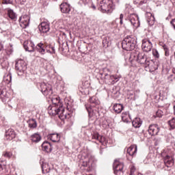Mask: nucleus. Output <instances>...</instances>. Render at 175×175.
Wrapping results in <instances>:
<instances>
[{
  "instance_id": "41",
  "label": "nucleus",
  "mask_w": 175,
  "mask_h": 175,
  "mask_svg": "<svg viewBox=\"0 0 175 175\" xmlns=\"http://www.w3.org/2000/svg\"><path fill=\"white\" fill-rule=\"evenodd\" d=\"M3 157L5 158H10L12 157V152H4L3 153Z\"/></svg>"
},
{
  "instance_id": "47",
  "label": "nucleus",
  "mask_w": 175,
  "mask_h": 175,
  "mask_svg": "<svg viewBox=\"0 0 175 175\" xmlns=\"http://www.w3.org/2000/svg\"><path fill=\"white\" fill-rule=\"evenodd\" d=\"M5 167H6V165L2 164V161L0 160V172H2Z\"/></svg>"
},
{
  "instance_id": "19",
  "label": "nucleus",
  "mask_w": 175,
  "mask_h": 175,
  "mask_svg": "<svg viewBox=\"0 0 175 175\" xmlns=\"http://www.w3.org/2000/svg\"><path fill=\"white\" fill-rule=\"evenodd\" d=\"M146 18L148 24L152 27L154 24H155V17H154V15L151 14V12H148L146 14Z\"/></svg>"
},
{
  "instance_id": "37",
  "label": "nucleus",
  "mask_w": 175,
  "mask_h": 175,
  "mask_svg": "<svg viewBox=\"0 0 175 175\" xmlns=\"http://www.w3.org/2000/svg\"><path fill=\"white\" fill-rule=\"evenodd\" d=\"M152 55L154 57V58H159V52H158V50H157L156 49H153Z\"/></svg>"
},
{
  "instance_id": "48",
  "label": "nucleus",
  "mask_w": 175,
  "mask_h": 175,
  "mask_svg": "<svg viewBox=\"0 0 175 175\" xmlns=\"http://www.w3.org/2000/svg\"><path fill=\"white\" fill-rule=\"evenodd\" d=\"M43 165H44V167H46V169H51L50 167H49V164H47V163H43L42 164V170H43Z\"/></svg>"
},
{
  "instance_id": "24",
  "label": "nucleus",
  "mask_w": 175,
  "mask_h": 175,
  "mask_svg": "<svg viewBox=\"0 0 175 175\" xmlns=\"http://www.w3.org/2000/svg\"><path fill=\"white\" fill-rule=\"evenodd\" d=\"M60 10L62 13H69L70 12V4L68 3H62L60 5Z\"/></svg>"
},
{
  "instance_id": "56",
  "label": "nucleus",
  "mask_w": 175,
  "mask_h": 175,
  "mask_svg": "<svg viewBox=\"0 0 175 175\" xmlns=\"http://www.w3.org/2000/svg\"><path fill=\"white\" fill-rule=\"evenodd\" d=\"M173 109H174V111H175V105H174Z\"/></svg>"
},
{
  "instance_id": "27",
  "label": "nucleus",
  "mask_w": 175,
  "mask_h": 175,
  "mask_svg": "<svg viewBox=\"0 0 175 175\" xmlns=\"http://www.w3.org/2000/svg\"><path fill=\"white\" fill-rule=\"evenodd\" d=\"M142 124L143 121H142L140 118H135L132 122V124L134 128H140Z\"/></svg>"
},
{
  "instance_id": "4",
  "label": "nucleus",
  "mask_w": 175,
  "mask_h": 175,
  "mask_svg": "<svg viewBox=\"0 0 175 175\" xmlns=\"http://www.w3.org/2000/svg\"><path fill=\"white\" fill-rule=\"evenodd\" d=\"M89 102L91 105H85V107L88 113L89 117L91 118V117L94 116V109H92V107H96L98 109V107H99V103H100V102L99 101V100L96 99V97L95 96L91 97L89 99Z\"/></svg>"
},
{
  "instance_id": "16",
  "label": "nucleus",
  "mask_w": 175,
  "mask_h": 175,
  "mask_svg": "<svg viewBox=\"0 0 175 175\" xmlns=\"http://www.w3.org/2000/svg\"><path fill=\"white\" fill-rule=\"evenodd\" d=\"M23 46L25 50H26V51H29V53H32L35 51L36 49L35 44L31 40L25 41L24 42Z\"/></svg>"
},
{
  "instance_id": "11",
  "label": "nucleus",
  "mask_w": 175,
  "mask_h": 175,
  "mask_svg": "<svg viewBox=\"0 0 175 175\" xmlns=\"http://www.w3.org/2000/svg\"><path fill=\"white\" fill-rule=\"evenodd\" d=\"M96 162V160H95V157L93 156H90L88 159L83 161L82 162V165L83 167H88L91 169L92 167H94L95 166V163Z\"/></svg>"
},
{
  "instance_id": "52",
  "label": "nucleus",
  "mask_w": 175,
  "mask_h": 175,
  "mask_svg": "<svg viewBox=\"0 0 175 175\" xmlns=\"http://www.w3.org/2000/svg\"><path fill=\"white\" fill-rule=\"evenodd\" d=\"M3 49V45L0 43V51Z\"/></svg>"
},
{
  "instance_id": "49",
  "label": "nucleus",
  "mask_w": 175,
  "mask_h": 175,
  "mask_svg": "<svg viewBox=\"0 0 175 175\" xmlns=\"http://www.w3.org/2000/svg\"><path fill=\"white\" fill-rule=\"evenodd\" d=\"M154 140V146H158V144H159V142H161L160 139L155 138Z\"/></svg>"
},
{
  "instance_id": "58",
  "label": "nucleus",
  "mask_w": 175,
  "mask_h": 175,
  "mask_svg": "<svg viewBox=\"0 0 175 175\" xmlns=\"http://www.w3.org/2000/svg\"><path fill=\"white\" fill-rule=\"evenodd\" d=\"M174 116H175V111H174Z\"/></svg>"
},
{
  "instance_id": "39",
  "label": "nucleus",
  "mask_w": 175,
  "mask_h": 175,
  "mask_svg": "<svg viewBox=\"0 0 175 175\" xmlns=\"http://www.w3.org/2000/svg\"><path fill=\"white\" fill-rule=\"evenodd\" d=\"M6 90H5V88H0V97L3 98L5 96Z\"/></svg>"
},
{
  "instance_id": "43",
  "label": "nucleus",
  "mask_w": 175,
  "mask_h": 175,
  "mask_svg": "<svg viewBox=\"0 0 175 175\" xmlns=\"http://www.w3.org/2000/svg\"><path fill=\"white\" fill-rule=\"evenodd\" d=\"M157 116L161 118L163 116V112L161 110H159L156 112Z\"/></svg>"
},
{
  "instance_id": "1",
  "label": "nucleus",
  "mask_w": 175,
  "mask_h": 175,
  "mask_svg": "<svg viewBox=\"0 0 175 175\" xmlns=\"http://www.w3.org/2000/svg\"><path fill=\"white\" fill-rule=\"evenodd\" d=\"M67 110L68 113L65 111V108L62 105L58 106L50 105L48 107V113L50 116H57V114L59 115V118L62 120H69L72 117V112H70L72 109L70 105H67Z\"/></svg>"
},
{
  "instance_id": "26",
  "label": "nucleus",
  "mask_w": 175,
  "mask_h": 175,
  "mask_svg": "<svg viewBox=\"0 0 175 175\" xmlns=\"http://www.w3.org/2000/svg\"><path fill=\"white\" fill-rule=\"evenodd\" d=\"M147 66L150 69V72H155V70H158V64H156L152 61H148V64L145 66V68Z\"/></svg>"
},
{
  "instance_id": "14",
  "label": "nucleus",
  "mask_w": 175,
  "mask_h": 175,
  "mask_svg": "<svg viewBox=\"0 0 175 175\" xmlns=\"http://www.w3.org/2000/svg\"><path fill=\"white\" fill-rule=\"evenodd\" d=\"M148 132L150 136H155L159 133V126H158V124H150Z\"/></svg>"
},
{
  "instance_id": "23",
  "label": "nucleus",
  "mask_w": 175,
  "mask_h": 175,
  "mask_svg": "<svg viewBox=\"0 0 175 175\" xmlns=\"http://www.w3.org/2000/svg\"><path fill=\"white\" fill-rule=\"evenodd\" d=\"M35 50H36V51L40 53L41 55H44V54H46V46H44V44L42 42L38 43L36 45Z\"/></svg>"
},
{
  "instance_id": "45",
  "label": "nucleus",
  "mask_w": 175,
  "mask_h": 175,
  "mask_svg": "<svg viewBox=\"0 0 175 175\" xmlns=\"http://www.w3.org/2000/svg\"><path fill=\"white\" fill-rule=\"evenodd\" d=\"M120 25H122V24H124V22L122 20H124V14H120Z\"/></svg>"
},
{
  "instance_id": "34",
  "label": "nucleus",
  "mask_w": 175,
  "mask_h": 175,
  "mask_svg": "<svg viewBox=\"0 0 175 175\" xmlns=\"http://www.w3.org/2000/svg\"><path fill=\"white\" fill-rule=\"evenodd\" d=\"M92 139H94V140H98L100 143H103V139H105V137H103V136L99 135V133H96L92 135Z\"/></svg>"
},
{
  "instance_id": "6",
  "label": "nucleus",
  "mask_w": 175,
  "mask_h": 175,
  "mask_svg": "<svg viewBox=\"0 0 175 175\" xmlns=\"http://www.w3.org/2000/svg\"><path fill=\"white\" fill-rule=\"evenodd\" d=\"M124 162L115 160L113 162V173L116 175H124Z\"/></svg>"
},
{
  "instance_id": "18",
  "label": "nucleus",
  "mask_w": 175,
  "mask_h": 175,
  "mask_svg": "<svg viewBox=\"0 0 175 175\" xmlns=\"http://www.w3.org/2000/svg\"><path fill=\"white\" fill-rule=\"evenodd\" d=\"M38 28L41 33H47L50 31V25L47 22H42L38 26Z\"/></svg>"
},
{
  "instance_id": "36",
  "label": "nucleus",
  "mask_w": 175,
  "mask_h": 175,
  "mask_svg": "<svg viewBox=\"0 0 175 175\" xmlns=\"http://www.w3.org/2000/svg\"><path fill=\"white\" fill-rule=\"evenodd\" d=\"M4 80L8 81V83H10L12 81V74L9 73L4 76Z\"/></svg>"
},
{
  "instance_id": "55",
  "label": "nucleus",
  "mask_w": 175,
  "mask_h": 175,
  "mask_svg": "<svg viewBox=\"0 0 175 175\" xmlns=\"http://www.w3.org/2000/svg\"><path fill=\"white\" fill-rule=\"evenodd\" d=\"M105 72H106V70H107L108 72H110V70L107 69V68H105L104 69Z\"/></svg>"
},
{
  "instance_id": "40",
  "label": "nucleus",
  "mask_w": 175,
  "mask_h": 175,
  "mask_svg": "<svg viewBox=\"0 0 175 175\" xmlns=\"http://www.w3.org/2000/svg\"><path fill=\"white\" fill-rule=\"evenodd\" d=\"M136 172V167L135 165H132L130 166V174L129 175H133L135 174V172Z\"/></svg>"
},
{
  "instance_id": "9",
  "label": "nucleus",
  "mask_w": 175,
  "mask_h": 175,
  "mask_svg": "<svg viewBox=\"0 0 175 175\" xmlns=\"http://www.w3.org/2000/svg\"><path fill=\"white\" fill-rule=\"evenodd\" d=\"M131 57H134V59H135V61H137L138 64H140L141 65H144V66H146L150 61L147 58V55H146L144 53H139L137 56L132 55Z\"/></svg>"
},
{
  "instance_id": "12",
  "label": "nucleus",
  "mask_w": 175,
  "mask_h": 175,
  "mask_svg": "<svg viewBox=\"0 0 175 175\" xmlns=\"http://www.w3.org/2000/svg\"><path fill=\"white\" fill-rule=\"evenodd\" d=\"M142 48L146 53H150L152 50V42L148 39H144L142 40Z\"/></svg>"
},
{
  "instance_id": "8",
  "label": "nucleus",
  "mask_w": 175,
  "mask_h": 175,
  "mask_svg": "<svg viewBox=\"0 0 175 175\" xmlns=\"http://www.w3.org/2000/svg\"><path fill=\"white\" fill-rule=\"evenodd\" d=\"M126 20L131 23L134 28H139L140 27V21H139V16L136 14H131Z\"/></svg>"
},
{
  "instance_id": "25",
  "label": "nucleus",
  "mask_w": 175,
  "mask_h": 175,
  "mask_svg": "<svg viewBox=\"0 0 175 175\" xmlns=\"http://www.w3.org/2000/svg\"><path fill=\"white\" fill-rule=\"evenodd\" d=\"M48 139L53 143H58L61 139V136L58 133H52L48 135Z\"/></svg>"
},
{
  "instance_id": "22",
  "label": "nucleus",
  "mask_w": 175,
  "mask_h": 175,
  "mask_svg": "<svg viewBox=\"0 0 175 175\" xmlns=\"http://www.w3.org/2000/svg\"><path fill=\"white\" fill-rule=\"evenodd\" d=\"M133 2L135 5H137L138 8H141L142 9H144V8L148 6V0H133Z\"/></svg>"
},
{
  "instance_id": "20",
  "label": "nucleus",
  "mask_w": 175,
  "mask_h": 175,
  "mask_svg": "<svg viewBox=\"0 0 175 175\" xmlns=\"http://www.w3.org/2000/svg\"><path fill=\"white\" fill-rule=\"evenodd\" d=\"M42 151L45 152H51L53 151V146L51 144L47 141H45L42 144Z\"/></svg>"
},
{
  "instance_id": "28",
  "label": "nucleus",
  "mask_w": 175,
  "mask_h": 175,
  "mask_svg": "<svg viewBox=\"0 0 175 175\" xmlns=\"http://www.w3.org/2000/svg\"><path fill=\"white\" fill-rule=\"evenodd\" d=\"M42 173H49V175H55L57 174V170L54 168L46 169L44 164L42 165Z\"/></svg>"
},
{
  "instance_id": "51",
  "label": "nucleus",
  "mask_w": 175,
  "mask_h": 175,
  "mask_svg": "<svg viewBox=\"0 0 175 175\" xmlns=\"http://www.w3.org/2000/svg\"><path fill=\"white\" fill-rule=\"evenodd\" d=\"M51 49H52V53L55 54V49H54V47H52Z\"/></svg>"
},
{
  "instance_id": "2",
  "label": "nucleus",
  "mask_w": 175,
  "mask_h": 175,
  "mask_svg": "<svg viewBox=\"0 0 175 175\" xmlns=\"http://www.w3.org/2000/svg\"><path fill=\"white\" fill-rule=\"evenodd\" d=\"M136 38L133 36H127L122 41V48L126 51H132L136 47Z\"/></svg>"
},
{
  "instance_id": "59",
  "label": "nucleus",
  "mask_w": 175,
  "mask_h": 175,
  "mask_svg": "<svg viewBox=\"0 0 175 175\" xmlns=\"http://www.w3.org/2000/svg\"><path fill=\"white\" fill-rule=\"evenodd\" d=\"M91 1V0H89V1Z\"/></svg>"
},
{
  "instance_id": "5",
  "label": "nucleus",
  "mask_w": 175,
  "mask_h": 175,
  "mask_svg": "<svg viewBox=\"0 0 175 175\" xmlns=\"http://www.w3.org/2000/svg\"><path fill=\"white\" fill-rule=\"evenodd\" d=\"M103 75H104L105 83L109 85H113L120 81V77L118 75H111L106 72H104Z\"/></svg>"
},
{
  "instance_id": "38",
  "label": "nucleus",
  "mask_w": 175,
  "mask_h": 175,
  "mask_svg": "<svg viewBox=\"0 0 175 175\" xmlns=\"http://www.w3.org/2000/svg\"><path fill=\"white\" fill-rule=\"evenodd\" d=\"M168 124L170 125V126L172 129H175V119L173 118L171 120H170L168 122Z\"/></svg>"
},
{
  "instance_id": "29",
  "label": "nucleus",
  "mask_w": 175,
  "mask_h": 175,
  "mask_svg": "<svg viewBox=\"0 0 175 175\" xmlns=\"http://www.w3.org/2000/svg\"><path fill=\"white\" fill-rule=\"evenodd\" d=\"M31 140L33 143H39L42 140V136L39 133H34L31 136Z\"/></svg>"
},
{
  "instance_id": "42",
  "label": "nucleus",
  "mask_w": 175,
  "mask_h": 175,
  "mask_svg": "<svg viewBox=\"0 0 175 175\" xmlns=\"http://www.w3.org/2000/svg\"><path fill=\"white\" fill-rule=\"evenodd\" d=\"M3 3L4 5H12L13 3V1L12 0H3Z\"/></svg>"
},
{
  "instance_id": "7",
  "label": "nucleus",
  "mask_w": 175,
  "mask_h": 175,
  "mask_svg": "<svg viewBox=\"0 0 175 175\" xmlns=\"http://www.w3.org/2000/svg\"><path fill=\"white\" fill-rule=\"evenodd\" d=\"M15 69L18 76L23 75V73L27 70V63L23 59H19L16 62Z\"/></svg>"
},
{
  "instance_id": "17",
  "label": "nucleus",
  "mask_w": 175,
  "mask_h": 175,
  "mask_svg": "<svg viewBox=\"0 0 175 175\" xmlns=\"http://www.w3.org/2000/svg\"><path fill=\"white\" fill-rule=\"evenodd\" d=\"M127 154L132 158L136 157V154H137V145L133 144L127 148Z\"/></svg>"
},
{
  "instance_id": "54",
  "label": "nucleus",
  "mask_w": 175,
  "mask_h": 175,
  "mask_svg": "<svg viewBox=\"0 0 175 175\" xmlns=\"http://www.w3.org/2000/svg\"><path fill=\"white\" fill-rule=\"evenodd\" d=\"M172 73H174V75H175V68H172Z\"/></svg>"
},
{
  "instance_id": "10",
  "label": "nucleus",
  "mask_w": 175,
  "mask_h": 175,
  "mask_svg": "<svg viewBox=\"0 0 175 175\" xmlns=\"http://www.w3.org/2000/svg\"><path fill=\"white\" fill-rule=\"evenodd\" d=\"M40 91L45 96H50L53 95V90L51 89V85L46 84L43 82L40 84Z\"/></svg>"
},
{
  "instance_id": "35",
  "label": "nucleus",
  "mask_w": 175,
  "mask_h": 175,
  "mask_svg": "<svg viewBox=\"0 0 175 175\" xmlns=\"http://www.w3.org/2000/svg\"><path fill=\"white\" fill-rule=\"evenodd\" d=\"M161 46L165 51V56L169 57V46L163 43L161 44Z\"/></svg>"
},
{
  "instance_id": "21",
  "label": "nucleus",
  "mask_w": 175,
  "mask_h": 175,
  "mask_svg": "<svg viewBox=\"0 0 175 175\" xmlns=\"http://www.w3.org/2000/svg\"><path fill=\"white\" fill-rule=\"evenodd\" d=\"M164 163L167 167H172V166L174 165V159H173V157L169 155L165 156L164 158Z\"/></svg>"
},
{
  "instance_id": "50",
  "label": "nucleus",
  "mask_w": 175,
  "mask_h": 175,
  "mask_svg": "<svg viewBox=\"0 0 175 175\" xmlns=\"http://www.w3.org/2000/svg\"><path fill=\"white\" fill-rule=\"evenodd\" d=\"M92 8L93 9V10H96V7L95 6V5L92 4Z\"/></svg>"
},
{
  "instance_id": "33",
  "label": "nucleus",
  "mask_w": 175,
  "mask_h": 175,
  "mask_svg": "<svg viewBox=\"0 0 175 175\" xmlns=\"http://www.w3.org/2000/svg\"><path fill=\"white\" fill-rule=\"evenodd\" d=\"M8 16L11 18V20H14V21H16V19L17 18V15H16L13 10H8Z\"/></svg>"
},
{
  "instance_id": "15",
  "label": "nucleus",
  "mask_w": 175,
  "mask_h": 175,
  "mask_svg": "<svg viewBox=\"0 0 175 175\" xmlns=\"http://www.w3.org/2000/svg\"><path fill=\"white\" fill-rule=\"evenodd\" d=\"M16 138V132L13 129H8L5 131V139L6 140H13Z\"/></svg>"
},
{
  "instance_id": "46",
  "label": "nucleus",
  "mask_w": 175,
  "mask_h": 175,
  "mask_svg": "<svg viewBox=\"0 0 175 175\" xmlns=\"http://www.w3.org/2000/svg\"><path fill=\"white\" fill-rule=\"evenodd\" d=\"M17 3H21V5H25L27 0H15Z\"/></svg>"
},
{
  "instance_id": "32",
  "label": "nucleus",
  "mask_w": 175,
  "mask_h": 175,
  "mask_svg": "<svg viewBox=\"0 0 175 175\" xmlns=\"http://www.w3.org/2000/svg\"><path fill=\"white\" fill-rule=\"evenodd\" d=\"M52 103V106H59L61 105L62 107H64V105L61 103V99L59 97L53 98Z\"/></svg>"
},
{
  "instance_id": "3",
  "label": "nucleus",
  "mask_w": 175,
  "mask_h": 175,
  "mask_svg": "<svg viewBox=\"0 0 175 175\" xmlns=\"http://www.w3.org/2000/svg\"><path fill=\"white\" fill-rule=\"evenodd\" d=\"M114 9V5L111 0H103L100 1L98 10L102 13H111Z\"/></svg>"
},
{
  "instance_id": "57",
  "label": "nucleus",
  "mask_w": 175,
  "mask_h": 175,
  "mask_svg": "<svg viewBox=\"0 0 175 175\" xmlns=\"http://www.w3.org/2000/svg\"><path fill=\"white\" fill-rule=\"evenodd\" d=\"M117 3H120V0H118V1H117Z\"/></svg>"
},
{
  "instance_id": "30",
  "label": "nucleus",
  "mask_w": 175,
  "mask_h": 175,
  "mask_svg": "<svg viewBox=\"0 0 175 175\" xmlns=\"http://www.w3.org/2000/svg\"><path fill=\"white\" fill-rule=\"evenodd\" d=\"M113 110L117 114H120L124 110V105L122 104H115L113 105Z\"/></svg>"
},
{
  "instance_id": "13",
  "label": "nucleus",
  "mask_w": 175,
  "mask_h": 175,
  "mask_svg": "<svg viewBox=\"0 0 175 175\" xmlns=\"http://www.w3.org/2000/svg\"><path fill=\"white\" fill-rule=\"evenodd\" d=\"M18 21L21 28H27L29 25V16L23 15L19 18Z\"/></svg>"
},
{
  "instance_id": "31",
  "label": "nucleus",
  "mask_w": 175,
  "mask_h": 175,
  "mask_svg": "<svg viewBox=\"0 0 175 175\" xmlns=\"http://www.w3.org/2000/svg\"><path fill=\"white\" fill-rule=\"evenodd\" d=\"M27 123L29 124V128L31 129H35L36 126H38V123L36 122V120L35 119H29L27 121Z\"/></svg>"
},
{
  "instance_id": "44",
  "label": "nucleus",
  "mask_w": 175,
  "mask_h": 175,
  "mask_svg": "<svg viewBox=\"0 0 175 175\" xmlns=\"http://www.w3.org/2000/svg\"><path fill=\"white\" fill-rule=\"evenodd\" d=\"M126 116H129V113H128V112H123L122 113V120H123V121H125V118H126Z\"/></svg>"
},
{
  "instance_id": "53",
  "label": "nucleus",
  "mask_w": 175,
  "mask_h": 175,
  "mask_svg": "<svg viewBox=\"0 0 175 175\" xmlns=\"http://www.w3.org/2000/svg\"><path fill=\"white\" fill-rule=\"evenodd\" d=\"M46 53H50V54H53V52L51 51L50 50H46Z\"/></svg>"
}]
</instances>
